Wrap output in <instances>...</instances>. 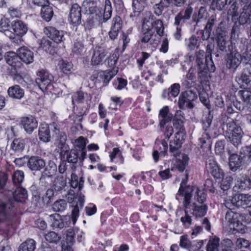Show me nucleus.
<instances>
[{
    "label": "nucleus",
    "mask_w": 251,
    "mask_h": 251,
    "mask_svg": "<svg viewBox=\"0 0 251 251\" xmlns=\"http://www.w3.org/2000/svg\"><path fill=\"white\" fill-rule=\"evenodd\" d=\"M222 126L226 136L234 146L238 147L241 144L244 134L242 129L234 121H228V118L226 115H222Z\"/></svg>",
    "instance_id": "obj_1"
},
{
    "label": "nucleus",
    "mask_w": 251,
    "mask_h": 251,
    "mask_svg": "<svg viewBox=\"0 0 251 251\" xmlns=\"http://www.w3.org/2000/svg\"><path fill=\"white\" fill-rule=\"evenodd\" d=\"M234 106L240 111L251 112V90L244 89L239 91L235 95L233 101ZM246 119L251 124V115L247 114Z\"/></svg>",
    "instance_id": "obj_2"
},
{
    "label": "nucleus",
    "mask_w": 251,
    "mask_h": 251,
    "mask_svg": "<svg viewBox=\"0 0 251 251\" xmlns=\"http://www.w3.org/2000/svg\"><path fill=\"white\" fill-rule=\"evenodd\" d=\"M196 63L199 68V73L206 74L208 71L213 72L215 67L211 56L206 55L203 50H199L196 52Z\"/></svg>",
    "instance_id": "obj_3"
},
{
    "label": "nucleus",
    "mask_w": 251,
    "mask_h": 251,
    "mask_svg": "<svg viewBox=\"0 0 251 251\" xmlns=\"http://www.w3.org/2000/svg\"><path fill=\"white\" fill-rule=\"evenodd\" d=\"M35 82L43 92L51 93L54 87L52 85L53 76L49 72L42 70L37 73Z\"/></svg>",
    "instance_id": "obj_4"
},
{
    "label": "nucleus",
    "mask_w": 251,
    "mask_h": 251,
    "mask_svg": "<svg viewBox=\"0 0 251 251\" xmlns=\"http://www.w3.org/2000/svg\"><path fill=\"white\" fill-rule=\"evenodd\" d=\"M112 9L111 3L109 0H105L104 12L103 13V17H101V19L96 20L95 15H89L86 21L84 23V27L86 29L90 30L95 25L97 21L102 20V22H106L109 19L112 15Z\"/></svg>",
    "instance_id": "obj_5"
},
{
    "label": "nucleus",
    "mask_w": 251,
    "mask_h": 251,
    "mask_svg": "<svg viewBox=\"0 0 251 251\" xmlns=\"http://www.w3.org/2000/svg\"><path fill=\"white\" fill-rule=\"evenodd\" d=\"M198 98L196 89H188L181 93L178 102V106L181 109L186 107L192 108L194 104L192 102Z\"/></svg>",
    "instance_id": "obj_6"
},
{
    "label": "nucleus",
    "mask_w": 251,
    "mask_h": 251,
    "mask_svg": "<svg viewBox=\"0 0 251 251\" xmlns=\"http://www.w3.org/2000/svg\"><path fill=\"white\" fill-rule=\"evenodd\" d=\"M15 201L4 202L0 200V222H8L14 215Z\"/></svg>",
    "instance_id": "obj_7"
},
{
    "label": "nucleus",
    "mask_w": 251,
    "mask_h": 251,
    "mask_svg": "<svg viewBox=\"0 0 251 251\" xmlns=\"http://www.w3.org/2000/svg\"><path fill=\"white\" fill-rule=\"evenodd\" d=\"M227 68L234 73L242 62L241 53L236 49L231 50L225 57Z\"/></svg>",
    "instance_id": "obj_8"
},
{
    "label": "nucleus",
    "mask_w": 251,
    "mask_h": 251,
    "mask_svg": "<svg viewBox=\"0 0 251 251\" xmlns=\"http://www.w3.org/2000/svg\"><path fill=\"white\" fill-rule=\"evenodd\" d=\"M10 30L13 35L12 37H8L13 42H17L20 40V37L24 36L27 31V27L21 20H14L11 24Z\"/></svg>",
    "instance_id": "obj_9"
},
{
    "label": "nucleus",
    "mask_w": 251,
    "mask_h": 251,
    "mask_svg": "<svg viewBox=\"0 0 251 251\" xmlns=\"http://www.w3.org/2000/svg\"><path fill=\"white\" fill-rule=\"evenodd\" d=\"M154 20V16L151 14V12L146 11L145 12V16L142 19L143 22H146V21L150 23L151 26L150 28L151 30H153L154 28L156 30V33L160 37L163 35L164 33V26L163 22L160 20Z\"/></svg>",
    "instance_id": "obj_10"
},
{
    "label": "nucleus",
    "mask_w": 251,
    "mask_h": 251,
    "mask_svg": "<svg viewBox=\"0 0 251 251\" xmlns=\"http://www.w3.org/2000/svg\"><path fill=\"white\" fill-rule=\"evenodd\" d=\"M149 24L150 23H149L147 21H146V22H143L142 21V35L141 41L142 43L150 42L151 45L155 47L158 44V41L155 39H151L154 34V31L153 30H151V28H150L151 25Z\"/></svg>",
    "instance_id": "obj_11"
},
{
    "label": "nucleus",
    "mask_w": 251,
    "mask_h": 251,
    "mask_svg": "<svg viewBox=\"0 0 251 251\" xmlns=\"http://www.w3.org/2000/svg\"><path fill=\"white\" fill-rule=\"evenodd\" d=\"M241 215L231 210H228L225 215V220L231 229L239 231L238 227L242 226Z\"/></svg>",
    "instance_id": "obj_12"
},
{
    "label": "nucleus",
    "mask_w": 251,
    "mask_h": 251,
    "mask_svg": "<svg viewBox=\"0 0 251 251\" xmlns=\"http://www.w3.org/2000/svg\"><path fill=\"white\" fill-rule=\"evenodd\" d=\"M205 171L210 173L215 179H220L223 176L224 173L219 168L213 157H208L205 163Z\"/></svg>",
    "instance_id": "obj_13"
},
{
    "label": "nucleus",
    "mask_w": 251,
    "mask_h": 251,
    "mask_svg": "<svg viewBox=\"0 0 251 251\" xmlns=\"http://www.w3.org/2000/svg\"><path fill=\"white\" fill-rule=\"evenodd\" d=\"M185 177L186 179H183L181 182L178 194L179 195H183V193L184 192L183 206L184 209H188L191 202L192 198L191 193L192 192L193 189L190 186L185 188H184L186 186L187 180L188 178V175L187 174H185Z\"/></svg>",
    "instance_id": "obj_14"
},
{
    "label": "nucleus",
    "mask_w": 251,
    "mask_h": 251,
    "mask_svg": "<svg viewBox=\"0 0 251 251\" xmlns=\"http://www.w3.org/2000/svg\"><path fill=\"white\" fill-rule=\"evenodd\" d=\"M185 139V134L176 133L173 140L169 144V151L173 155L176 157L179 156V149L181 148Z\"/></svg>",
    "instance_id": "obj_15"
},
{
    "label": "nucleus",
    "mask_w": 251,
    "mask_h": 251,
    "mask_svg": "<svg viewBox=\"0 0 251 251\" xmlns=\"http://www.w3.org/2000/svg\"><path fill=\"white\" fill-rule=\"evenodd\" d=\"M235 180L236 182L233 187L235 191L245 190L251 187V180L244 174L240 173L236 175Z\"/></svg>",
    "instance_id": "obj_16"
},
{
    "label": "nucleus",
    "mask_w": 251,
    "mask_h": 251,
    "mask_svg": "<svg viewBox=\"0 0 251 251\" xmlns=\"http://www.w3.org/2000/svg\"><path fill=\"white\" fill-rule=\"evenodd\" d=\"M217 45L218 49L222 52H230L231 50H234L231 42L227 40L226 32L222 31L217 33Z\"/></svg>",
    "instance_id": "obj_17"
},
{
    "label": "nucleus",
    "mask_w": 251,
    "mask_h": 251,
    "mask_svg": "<svg viewBox=\"0 0 251 251\" xmlns=\"http://www.w3.org/2000/svg\"><path fill=\"white\" fill-rule=\"evenodd\" d=\"M45 160L39 156H31L27 162V167L32 171H41L45 168Z\"/></svg>",
    "instance_id": "obj_18"
},
{
    "label": "nucleus",
    "mask_w": 251,
    "mask_h": 251,
    "mask_svg": "<svg viewBox=\"0 0 251 251\" xmlns=\"http://www.w3.org/2000/svg\"><path fill=\"white\" fill-rule=\"evenodd\" d=\"M86 12L89 15H95L96 20L101 19V13L94 0H85L82 4Z\"/></svg>",
    "instance_id": "obj_19"
},
{
    "label": "nucleus",
    "mask_w": 251,
    "mask_h": 251,
    "mask_svg": "<svg viewBox=\"0 0 251 251\" xmlns=\"http://www.w3.org/2000/svg\"><path fill=\"white\" fill-rule=\"evenodd\" d=\"M69 20L75 26H76L81 23V9L77 3L72 5L70 10Z\"/></svg>",
    "instance_id": "obj_20"
},
{
    "label": "nucleus",
    "mask_w": 251,
    "mask_h": 251,
    "mask_svg": "<svg viewBox=\"0 0 251 251\" xmlns=\"http://www.w3.org/2000/svg\"><path fill=\"white\" fill-rule=\"evenodd\" d=\"M44 33L56 44L60 43L63 41V32L59 31L52 26L45 27Z\"/></svg>",
    "instance_id": "obj_21"
},
{
    "label": "nucleus",
    "mask_w": 251,
    "mask_h": 251,
    "mask_svg": "<svg viewBox=\"0 0 251 251\" xmlns=\"http://www.w3.org/2000/svg\"><path fill=\"white\" fill-rule=\"evenodd\" d=\"M245 155L242 154H237L233 153L229 157V166L230 169L233 172H236L242 165Z\"/></svg>",
    "instance_id": "obj_22"
},
{
    "label": "nucleus",
    "mask_w": 251,
    "mask_h": 251,
    "mask_svg": "<svg viewBox=\"0 0 251 251\" xmlns=\"http://www.w3.org/2000/svg\"><path fill=\"white\" fill-rule=\"evenodd\" d=\"M236 80L239 84L244 86L251 82V66L250 65L242 70L240 75L236 77Z\"/></svg>",
    "instance_id": "obj_23"
},
{
    "label": "nucleus",
    "mask_w": 251,
    "mask_h": 251,
    "mask_svg": "<svg viewBox=\"0 0 251 251\" xmlns=\"http://www.w3.org/2000/svg\"><path fill=\"white\" fill-rule=\"evenodd\" d=\"M87 143V140L82 136L79 137L74 142L75 150L79 151L81 152L79 157V161L81 162H82L86 157V146Z\"/></svg>",
    "instance_id": "obj_24"
},
{
    "label": "nucleus",
    "mask_w": 251,
    "mask_h": 251,
    "mask_svg": "<svg viewBox=\"0 0 251 251\" xmlns=\"http://www.w3.org/2000/svg\"><path fill=\"white\" fill-rule=\"evenodd\" d=\"M5 59L6 63L9 65L7 68V72L12 68L18 69L20 67L21 63L19 61V57L14 52L9 51L7 52L5 56Z\"/></svg>",
    "instance_id": "obj_25"
},
{
    "label": "nucleus",
    "mask_w": 251,
    "mask_h": 251,
    "mask_svg": "<svg viewBox=\"0 0 251 251\" xmlns=\"http://www.w3.org/2000/svg\"><path fill=\"white\" fill-rule=\"evenodd\" d=\"M21 122L25 131L27 133H31L38 126L37 120L32 116L24 117Z\"/></svg>",
    "instance_id": "obj_26"
},
{
    "label": "nucleus",
    "mask_w": 251,
    "mask_h": 251,
    "mask_svg": "<svg viewBox=\"0 0 251 251\" xmlns=\"http://www.w3.org/2000/svg\"><path fill=\"white\" fill-rule=\"evenodd\" d=\"M19 59L26 64H29L33 61V53L32 51L25 47H21L18 50Z\"/></svg>",
    "instance_id": "obj_27"
},
{
    "label": "nucleus",
    "mask_w": 251,
    "mask_h": 251,
    "mask_svg": "<svg viewBox=\"0 0 251 251\" xmlns=\"http://www.w3.org/2000/svg\"><path fill=\"white\" fill-rule=\"evenodd\" d=\"M106 55L105 50L99 47H96L94 50L91 58V64L93 66L100 65Z\"/></svg>",
    "instance_id": "obj_28"
},
{
    "label": "nucleus",
    "mask_w": 251,
    "mask_h": 251,
    "mask_svg": "<svg viewBox=\"0 0 251 251\" xmlns=\"http://www.w3.org/2000/svg\"><path fill=\"white\" fill-rule=\"evenodd\" d=\"M159 118L160 119L158 126L161 127H163L164 124H168L171 122L173 119V114L170 113L168 106H165L160 110Z\"/></svg>",
    "instance_id": "obj_29"
},
{
    "label": "nucleus",
    "mask_w": 251,
    "mask_h": 251,
    "mask_svg": "<svg viewBox=\"0 0 251 251\" xmlns=\"http://www.w3.org/2000/svg\"><path fill=\"white\" fill-rule=\"evenodd\" d=\"M40 47L47 53L54 54L56 52L57 44L46 38H43L40 43Z\"/></svg>",
    "instance_id": "obj_30"
},
{
    "label": "nucleus",
    "mask_w": 251,
    "mask_h": 251,
    "mask_svg": "<svg viewBox=\"0 0 251 251\" xmlns=\"http://www.w3.org/2000/svg\"><path fill=\"white\" fill-rule=\"evenodd\" d=\"M118 71V68H113L108 71L100 72L97 77L98 80L101 81L105 84H107L110 79L117 74Z\"/></svg>",
    "instance_id": "obj_31"
},
{
    "label": "nucleus",
    "mask_w": 251,
    "mask_h": 251,
    "mask_svg": "<svg viewBox=\"0 0 251 251\" xmlns=\"http://www.w3.org/2000/svg\"><path fill=\"white\" fill-rule=\"evenodd\" d=\"M180 86L178 83L172 84L168 89H164L162 93L164 99H170L171 96L174 98L178 96L180 92Z\"/></svg>",
    "instance_id": "obj_32"
},
{
    "label": "nucleus",
    "mask_w": 251,
    "mask_h": 251,
    "mask_svg": "<svg viewBox=\"0 0 251 251\" xmlns=\"http://www.w3.org/2000/svg\"><path fill=\"white\" fill-rule=\"evenodd\" d=\"M7 93L10 98L18 100H21L25 95L24 90L18 85L10 87Z\"/></svg>",
    "instance_id": "obj_33"
},
{
    "label": "nucleus",
    "mask_w": 251,
    "mask_h": 251,
    "mask_svg": "<svg viewBox=\"0 0 251 251\" xmlns=\"http://www.w3.org/2000/svg\"><path fill=\"white\" fill-rule=\"evenodd\" d=\"M57 165L51 160L48 162L47 166L45 165L44 171L40 179H42L44 176L51 177L54 176L57 172Z\"/></svg>",
    "instance_id": "obj_34"
},
{
    "label": "nucleus",
    "mask_w": 251,
    "mask_h": 251,
    "mask_svg": "<svg viewBox=\"0 0 251 251\" xmlns=\"http://www.w3.org/2000/svg\"><path fill=\"white\" fill-rule=\"evenodd\" d=\"M237 199V207L244 208L251 207V195L249 194L236 195ZM235 201L236 199L235 200Z\"/></svg>",
    "instance_id": "obj_35"
},
{
    "label": "nucleus",
    "mask_w": 251,
    "mask_h": 251,
    "mask_svg": "<svg viewBox=\"0 0 251 251\" xmlns=\"http://www.w3.org/2000/svg\"><path fill=\"white\" fill-rule=\"evenodd\" d=\"M240 25H243L245 24L250 23L251 21V7L244 6L242 12L240 13L238 19Z\"/></svg>",
    "instance_id": "obj_36"
},
{
    "label": "nucleus",
    "mask_w": 251,
    "mask_h": 251,
    "mask_svg": "<svg viewBox=\"0 0 251 251\" xmlns=\"http://www.w3.org/2000/svg\"><path fill=\"white\" fill-rule=\"evenodd\" d=\"M146 3V0H133L132 10L130 17H137L143 10Z\"/></svg>",
    "instance_id": "obj_37"
},
{
    "label": "nucleus",
    "mask_w": 251,
    "mask_h": 251,
    "mask_svg": "<svg viewBox=\"0 0 251 251\" xmlns=\"http://www.w3.org/2000/svg\"><path fill=\"white\" fill-rule=\"evenodd\" d=\"M49 218L52 223L51 226L53 228L62 229L65 226V224L59 214L55 213L50 215Z\"/></svg>",
    "instance_id": "obj_38"
},
{
    "label": "nucleus",
    "mask_w": 251,
    "mask_h": 251,
    "mask_svg": "<svg viewBox=\"0 0 251 251\" xmlns=\"http://www.w3.org/2000/svg\"><path fill=\"white\" fill-rule=\"evenodd\" d=\"M15 201L24 202L27 198V192L25 189L18 187L13 193Z\"/></svg>",
    "instance_id": "obj_39"
},
{
    "label": "nucleus",
    "mask_w": 251,
    "mask_h": 251,
    "mask_svg": "<svg viewBox=\"0 0 251 251\" xmlns=\"http://www.w3.org/2000/svg\"><path fill=\"white\" fill-rule=\"evenodd\" d=\"M66 186V182L63 177H56L55 178L53 184L50 187L57 195L61 192Z\"/></svg>",
    "instance_id": "obj_40"
},
{
    "label": "nucleus",
    "mask_w": 251,
    "mask_h": 251,
    "mask_svg": "<svg viewBox=\"0 0 251 251\" xmlns=\"http://www.w3.org/2000/svg\"><path fill=\"white\" fill-rule=\"evenodd\" d=\"M9 20L6 18H2L0 21V31L3 32L8 37H12L13 35L11 26L9 24Z\"/></svg>",
    "instance_id": "obj_41"
},
{
    "label": "nucleus",
    "mask_w": 251,
    "mask_h": 251,
    "mask_svg": "<svg viewBox=\"0 0 251 251\" xmlns=\"http://www.w3.org/2000/svg\"><path fill=\"white\" fill-rule=\"evenodd\" d=\"M207 206L205 204H197L194 203L193 204L192 214L196 217L204 216L207 212Z\"/></svg>",
    "instance_id": "obj_42"
},
{
    "label": "nucleus",
    "mask_w": 251,
    "mask_h": 251,
    "mask_svg": "<svg viewBox=\"0 0 251 251\" xmlns=\"http://www.w3.org/2000/svg\"><path fill=\"white\" fill-rule=\"evenodd\" d=\"M39 139L44 142H48L50 140V127L47 125L40 127L39 129Z\"/></svg>",
    "instance_id": "obj_43"
},
{
    "label": "nucleus",
    "mask_w": 251,
    "mask_h": 251,
    "mask_svg": "<svg viewBox=\"0 0 251 251\" xmlns=\"http://www.w3.org/2000/svg\"><path fill=\"white\" fill-rule=\"evenodd\" d=\"M35 248L36 242L32 239H28L21 244L19 251H34Z\"/></svg>",
    "instance_id": "obj_44"
},
{
    "label": "nucleus",
    "mask_w": 251,
    "mask_h": 251,
    "mask_svg": "<svg viewBox=\"0 0 251 251\" xmlns=\"http://www.w3.org/2000/svg\"><path fill=\"white\" fill-rule=\"evenodd\" d=\"M66 155V161L70 163L76 164L79 160L78 153L76 150L72 149L70 151L65 152Z\"/></svg>",
    "instance_id": "obj_45"
},
{
    "label": "nucleus",
    "mask_w": 251,
    "mask_h": 251,
    "mask_svg": "<svg viewBox=\"0 0 251 251\" xmlns=\"http://www.w3.org/2000/svg\"><path fill=\"white\" fill-rule=\"evenodd\" d=\"M42 17L47 22L50 21L53 15V11L51 7L49 5L42 6L41 10Z\"/></svg>",
    "instance_id": "obj_46"
},
{
    "label": "nucleus",
    "mask_w": 251,
    "mask_h": 251,
    "mask_svg": "<svg viewBox=\"0 0 251 251\" xmlns=\"http://www.w3.org/2000/svg\"><path fill=\"white\" fill-rule=\"evenodd\" d=\"M184 122L180 117L176 115L173 119V125L175 128L177 130L176 133L185 134V129L183 126Z\"/></svg>",
    "instance_id": "obj_47"
},
{
    "label": "nucleus",
    "mask_w": 251,
    "mask_h": 251,
    "mask_svg": "<svg viewBox=\"0 0 251 251\" xmlns=\"http://www.w3.org/2000/svg\"><path fill=\"white\" fill-rule=\"evenodd\" d=\"M189 157L186 154H182L181 156L176 160V167L178 170L183 172L188 165Z\"/></svg>",
    "instance_id": "obj_48"
},
{
    "label": "nucleus",
    "mask_w": 251,
    "mask_h": 251,
    "mask_svg": "<svg viewBox=\"0 0 251 251\" xmlns=\"http://www.w3.org/2000/svg\"><path fill=\"white\" fill-rule=\"evenodd\" d=\"M87 96L86 93L82 91H78L72 96V103L74 104L75 102L77 103H83Z\"/></svg>",
    "instance_id": "obj_49"
},
{
    "label": "nucleus",
    "mask_w": 251,
    "mask_h": 251,
    "mask_svg": "<svg viewBox=\"0 0 251 251\" xmlns=\"http://www.w3.org/2000/svg\"><path fill=\"white\" fill-rule=\"evenodd\" d=\"M57 194L50 188L48 189L45 194L42 197V201L44 204L48 205L53 200L55 196Z\"/></svg>",
    "instance_id": "obj_50"
},
{
    "label": "nucleus",
    "mask_w": 251,
    "mask_h": 251,
    "mask_svg": "<svg viewBox=\"0 0 251 251\" xmlns=\"http://www.w3.org/2000/svg\"><path fill=\"white\" fill-rule=\"evenodd\" d=\"M25 141L23 139H15L11 145V148L15 151L20 152L25 148Z\"/></svg>",
    "instance_id": "obj_51"
},
{
    "label": "nucleus",
    "mask_w": 251,
    "mask_h": 251,
    "mask_svg": "<svg viewBox=\"0 0 251 251\" xmlns=\"http://www.w3.org/2000/svg\"><path fill=\"white\" fill-rule=\"evenodd\" d=\"M169 6L167 1L166 0L160 1L158 3L155 4L153 6V11L155 14L157 16L160 15L164 8Z\"/></svg>",
    "instance_id": "obj_52"
},
{
    "label": "nucleus",
    "mask_w": 251,
    "mask_h": 251,
    "mask_svg": "<svg viewBox=\"0 0 251 251\" xmlns=\"http://www.w3.org/2000/svg\"><path fill=\"white\" fill-rule=\"evenodd\" d=\"M66 201L63 199L55 201L52 205V209L55 212H62L67 207Z\"/></svg>",
    "instance_id": "obj_53"
},
{
    "label": "nucleus",
    "mask_w": 251,
    "mask_h": 251,
    "mask_svg": "<svg viewBox=\"0 0 251 251\" xmlns=\"http://www.w3.org/2000/svg\"><path fill=\"white\" fill-rule=\"evenodd\" d=\"M45 238L49 243L57 244L61 237L56 232L50 231L45 235Z\"/></svg>",
    "instance_id": "obj_54"
},
{
    "label": "nucleus",
    "mask_w": 251,
    "mask_h": 251,
    "mask_svg": "<svg viewBox=\"0 0 251 251\" xmlns=\"http://www.w3.org/2000/svg\"><path fill=\"white\" fill-rule=\"evenodd\" d=\"M219 241V239L216 237L210 239L207 245V251H218Z\"/></svg>",
    "instance_id": "obj_55"
},
{
    "label": "nucleus",
    "mask_w": 251,
    "mask_h": 251,
    "mask_svg": "<svg viewBox=\"0 0 251 251\" xmlns=\"http://www.w3.org/2000/svg\"><path fill=\"white\" fill-rule=\"evenodd\" d=\"M24 178V172L17 170L12 175V181L16 185H19L23 182Z\"/></svg>",
    "instance_id": "obj_56"
},
{
    "label": "nucleus",
    "mask_w": 251,
    "mask_h": 251,
    "mask_svg": "<svg viewBox=\"0 0 251 251\" xmlns=\"http://www.w3.org/2000/svg\"><path fill=\"white\" fill-rule=\"evenodd\" d=\"M160 131L163 132L165 138L169 139L174 133V129L172 126L164 124L163 127L159 126Z\"/></svg>",
    "instance_id": "obj_57"
},
{
    "label": "nucleus",
    "mask_w": 251,
    "mask_h": 251,
    "mask_svg": "<svg viewBox=\"0 0 251 251\" xmlns=\"http://www.w3.org/2000/svg\"><path fill=\"white\" fill-rule=\"evenodd\" d=\"M18 69L12 68V69L9 70L7 72V73L8 75L12 76L13 79L14 81L19 83H22L24 81V79L23 77L18 74Z\"/></svg>",
    "instance_id": "obj_58"
},
{
    "label": "nucleus",
    "mask_w": 251,
    "mask_h": 251,
    "mask_svg": "<svg viewBox=\"0 0 251 251\" xmlns=\"http://www.w3.org/2000/svg\"><path fill=\"white\" fill-rule=\"evenodd\" d=\"M237 200L236 195H235L231 199H227L225 200L224 204L225 206L228 209V210H233L235 207H237Z\"/></svg>",
    "instance_id": "obj_59"
},
{
    "label": "nucleus",
    "mask_w": 251,
    "mask_h": 251,
    "mask_svg": "<svg viewBox=\"0 0 251 251\" xmlns=\"http://www.w3.org/2000/svg\"><path fill=\"white\" fill-rule=\"evenodd\" d=\"M233 178L231 176H227L223 178L221 183L220 187L224 191L228 190L230 188Z\"/></svg>",
    "instance_id": "obj_60"
},
{
    "label": "nucleus",
    "mask_w": 251,
    "mask_h": 251,
    "mask_svg": "<svg viewBox=\"0 0 251 251\" xmlns=\"http://www.w3.org/2000/svg\"><path fill=\"white\" fill-rule=\"evenodd\" d=\"M242 62L246 64H251V48L247 47L246 50L241 54Z\"/></svg>",
    "instance_id": "obj_61"
},
{
    "label": "nucleus",
    "mask_w": 251,
    "mask_h": 251,
    "mask_svg": "<svg viewBox=\"0 0 251 251\" xmlns=\"http://www.w3.org/2000/svg\"><path fill=\"white\" fill-rule=\"evenodd\" d=\"M213 116L210 113L203 120V129L204 132H210V126L212 123Z\"/></svg>",
    "instance_id": "obj_62"
},
{
    "label": "nucleus",
    "mask_w": 251,
    "mask_h": 251,
    "mask_svg": "<svg viewBox=\"0 0 251 251\" xmlns=\"http://www.w3.org/2000/svg\"><path fill=\"white\" fill-rule=\"evenodd\" d=\"M122 28V19L120 17L116 16L112 21L111 29L120 31Z\"/></svg>",
    "instance_id": "obj_63"
},
{
    "label": "nucleus",
    "mask_w": 251,
    "mask_h": 251,
    "mask_svg": "<svg viewBox=\"0 0 251 251\" xmlns=\"http://www.w3.org/2000/svg\"><path fill=\"white\" fill-rule=\"evenodd\" d=\"M180 221L183 225L186 227H188L192 224V217L189 215L188 209H184V216L181 217Z\"/></svg>",
    "instance_id": "obj_64"
}]
</instances>
